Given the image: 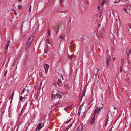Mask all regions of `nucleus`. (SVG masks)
I'll use <instances>...</instances> for the list:
<instances>
[{"mask_svg":"<svg viewBox=\"0 0 131 131\" xmlns=\"http://www.w3.org/2000/svg\"><path fill=\"white\" fill-rule=\"evenodd\" d=\"M33 39V37L32 36H30L29 37L27 42L26 43L25 50L26 51H28L27 50L29 48L31 42L32 41Z\"/></svg>","mask_w":131,"mask_h":131,"instance_id":"1","label":"nucleus"},{"mask_svg":"<svg viewBox=\"0 0 131 131\" xmlns=\"http://www.w3.org/2000/svg\"><path fill=\"white\" fill-rule=\"evenodd\" d=\"M51 95V99L52 100L58 98L59 99L61 98L62 97V96L60 95V94L59 93H57L56 94H54L53 93H52Z\"/></svg>","mask_w":131,"mask_h":131,"instance_id":"2","label":"nucleus"},{"mask_svg":"<svg viewBox=\"0 0 131 131\" xmlns=\"http://www.w3.org/2000/svg\"><path fill=\"white\" fill-rule=\"evenodd\" d=\"M100 111V108H99L98 106H96V108L95 109L93 114V115H94V116L95 117V113H96V114H99Z\"/></svg>","mask_w":131,"mask_h":131,"instance_id":"3","label":"nucleus"},{"mask_svg":"<svg viewBox=\"0 0 131 131\" xmlns=\"http://www.w3.org/2000/svg\"><path fill=\"white\" fill-rule=\"evenodd\" d=\"M124 9L127 13L130 14V11L131 10V8L130 6H128L124 8Z\"/></svg>","mask_w":131,"mask_h":131,"instance_id":"4","label":"nucleus"},{"mask_svg":"<svg viewBox=\"0 0 131 131\" xmlns=\"http://www.w3.org/2000/svg\"><path fill=\"white\" fill-rule=\"evenodd\" d=\"M41 125V123H40L38 124L36 128V131L37 130H39L40 129L42 128V127L43 126L44 124H43L42 125V126Z\"/></svg>","mask_w":131,"mask_h":131,"instance_id":"5","label":"nucleus"},{"mask_svg":"<svg viewBox=\"0 0 131 131\" xmlns=\"http://www.w3.org/2000/svg\"><path fill=\"white\" fill-rule=\"evenodd\" d=\"M44 67L45 71V73L47 74L48 69L49 68V66L47 64H45Z\"/></svg>","mask_w":131,"mask_h":131,"instance_id":"6","label":"nucleus"},{"mask_svg":"<svg viewBox=\"0 0 131 131\" xmlns=\"http://www.w3.org/2000/svg\"><path fill=\"white\" fill-rule=\"evenodd\" d=\"M130 49L129 48V47H128L126 51V54L127 55L128 57H129V55L131 53Z\"/></svg>","mask_w":131,"mask_h":131,"instance_id":"7","label":"nucleus"},{"mask_svg":"<svg viewBox=\"0 0 131 131\" xmlns=\"http://www.w3.org/2000/svg\"><path fill=\"white\" fill-rule=\"evenodd\" d=\"M107 65H108V63L110 62L111 60V58L110 56H108L107 57Z\"/></svg>","mask_w":131,"mask_h":131,"instance_id":"8","label":"nucleus"},{"mask_svg":"<svg viewBox=\"0 0 131 131\" xmlns=\"http://www.w3.org/2000/svg\"><path fill=\"white\" fill-rule=\"evenodd\" d=\"M57 84L58 85L61 87L62 85L61 81L60 79H58V81Z\"/></svg>","mask_w":131,"mask_h":131,"instance_id":"9","label":"nucleus"},{"mask_svg":"<svg viewBox=\"0 0 131 131\" xmlns=\"http://www.w3.org/2000/svg\"><path fill=\"white\" fill-rule=\"evenodd\" d=\"M10 43V42L9 40L8 41L7 44L5 46V49H6L8 48L9 45Z\"/></svg>","mask_w":131,"mask_h":131,"instance_id":"10","label":"nucleus"},{"mask_svg":"<svg viewBox=\"0 0 131 131\" xmlns=\"http://www.w3.org/2000/svg\"><path fill=\"white\" fill-rule=\"evenodd\" d=\"M82 128V126L81 125H79L78 128L75 131H81Z\"/></svg>","mask_w":131,"mask_h":131,"instance_id":"11","label":"nucleus"},{"mask_svg":"<svg viewBox=\"0 0 131 131\" xmlns=\"http://www.w3.org/2000/svg\"><path fill=\"white\" fill-rule=\"evenodd\" d=\"M95 121V119L94 118H92L90 120V124L91 125H92L93 124V123Z\"/></svg>","mask_w":131,"mask_h":131,"instance_id":"12","label":"nucleus"},{"mask_svg":"<svg viewBox=\"0 0 131 131\" xmlns=\"http://www.w3.org/2000/svg\"><path fill=\"white\" fill-rule=\"evenodd\" d=\"M103 34H97V36L100 39H101L103 37Z\"/></svg>","mask_w":131,"mask_h":131,"instance_id":"13","label":"nucleus"},{"mask_svg":"<svg viewBox=\"0 0 131 131\" xmlns=\"http://www.w3.org/2000/svg\"><path fill=\"white\" fill-rule=\"evenodd\" d=\"M18 9L20 10H21L22 9V6L21 5H19L18 6Z\"/></svg>","mask_w":131,"mask_h":131,"instance_id":"14","label":"nucleus"},{"mask_svg":"<svg viewBox=\"0 0 131 131\" xmlns=\"http://www.w3.org/2000/svg\"><path fill=\"white\" fill-rule=\"evenodd\" d=\"M86 89L84 88V91H83V94L82 96V98L84 96H85V93L86 92Z\"/></svg>","mask_w":131,"mask_h":131,"instance_id":"15","label":"nucleus"},{"mask_svg":"<svg viewBox=\"0 0 131 131\" xmlns=\"http://www.w3.org/2000/svg\"><path fill=\"white\" fill-rule=\"evenodd\" d=\"M124 59L123 58H122L121 59V63H122V66L123 65V64L124 63Z\"/></svg>","mask_w":131,"mask_h":131,"instance_id":"16","label":"nucleus"},{"mask_svg":"<svg viewBox=\"0 0 131 131\" xmlns=\"http://www.w3.org/2000/svg\"><path fill=\"white\" fill-rule=\"evenodd\" d=\"M59 38L62 40H63L64 38V37L62 35H60L59 36Z\"/></svg>","mask_w":131,"mask_h":131,"instance_id":"17","label":"nucleus"},{"mask_svg":"<svg viewBox=\"0 0 131 131\" xmlns=\"http://www.w3.org/2000/svg\"><path fill=\"white\" fill-rule=\"evenodd\" d=\"M105 0H103L102 1V3L101 4V5L102 6H103L104 4H105Z\"/></svg>","mask_w":131,"mask_h":131,"instance_id":"18","label":"nucleus"},{"mask_svg":"<svg viewBox=\"0 0 131 131\" xmlns=\"http://www.w3.org/2000/svg\"><path fill=\"white\" fill-rule=\"evenodd\" d=\"M26 91V90L25 89V88H24L23 90H22L21 93V94H23V93L25 91Z\"/></svg>","mask_w":131,"mask_h":131,"instance_id":"19","label":"nucleus"},{"mask_svg":"<svg viewBox=\"0 0 131 131\" xmlns=\"http://www.w3.org/2000/svg\"><path fill=\"white\" fill-rule=\"evenodd\" d=\"M119 70L120 72L121 73L122 72L123 69L122 67L121 66L119 68Z\"/></svg>","mask_w":131,"mask_h":131,"instance_id":"20","label":"nucleus"},{"mask_svg":"<svg viewBox=\"0 0 131 131\" xmlns=\"http://www.w3.org/2000/svg\"><path fill=\"white\" fill-rule=\"evenodd\" d=\"M72 119V118H71L69 119L66 122V123H69L70 122Z\"/></svg>","mask_w":131,"mask_h":131,"instance_id":"21","label":"nucleus"},{"mask_svg":"<svg viewBox=\"0 0 131 131\" xmlns=\"http://www.w3.org/2000/svg\"><path fill=\"white\" fill-rule=\"evenodd\" d=\"M31 6H30L29 7V13H30L31 11Z\"/></svg>","mask_w":131,"mask_h":131,"instance_id":"22","label":"nucleus"},{"mask_svg":"<svg viewBox=\"0 0 131 131\" xmlns=\"http://www.w3.org/2000/svg\"><path fill=\"white\" fill-rule=\"evenodd\" d=\"M56 26H53L52 27V28L53 29L54 31H55L56 30Z\"/></svg>","mask_w":131,"mask_h":131,"instance_id":"23","label":"nucleus"},{"mask_svg":"<svg viewBox=\"0 0 131 131\" xmlns=\"http://www.w3.org/2000/svg\"><path fill=\"white\" fill-rule=\"evenodd\" d=\"M7 72V70L4 72V76L5 77L6 75V74Z\"/></svg>","mask_w":131,"mask_h":131,"instance_id":"24","label":"nucleus"},{"mask_svg":"<svg viewBox=\"0 0 131 131\" xmlns=\"http://www.w3.org/2000/svg\"><path fill=\"white\" fill-rule=\"evenodd\" d=\"M53 107V106L52 105H50L49 106V108L50 109H51Z\"/></svg>","mask_w":131,"mask_h":131,"instance_id":"25","label":"nucleus"},{"mask_svg":"<svg viewBox=\"0 0 131 131\" xmlns=\"http://www.w3.org/2000/svg\"><path fill=\"white\" fill-rule=\"evenodd\" d=\"M72 123H71V124H70V125H69V128H68V129L67 130V131L69 129V128L70 127L72 126Z\"/></svg>","mask_w":131,"mask_h":131,"instance_id":"26","label":"nucleus"},{"mask_svg":"<svg viewBox=\"0 0 131 131\" xmlns=\"http://www.w3.org/2000/svg\"><path fill=\"white\" fill-rule=\"evenodd\" d=\"M13 96H10V97H9V98H10V99H11V101L13 99Z\"/></svg>","mask_w":131,"mask_h":131,"instance_id":"27","label":"nucleus"},{"mask_svg":"<svg viewBox=\"0 0 131 131\" xmlns=\"http://www.w3.org/2000/svg\"><path fill=\"white\" fill-rule=\"evenodd\" d=\"M47 42L48 43L50 44L49 39H47Z\"/></svg>","mask_w":131,"mask_h":131,"instance_id":"28","label":"nucleus"},{"mask_svg":"<svg viewBox=\"0 0 131 131\" xmlns=\"http://www.w3.org/2000/svg\"><path fill=\"white\" fill-rule=\"evenodd\" d=\"M73 57L72 56V55H71L69 56V59H72V58H73Z\"/></svg>","mask_w":131,"mask_h":131,"instance_id":"29","label":"nucleus"},{"mask_svg":"<svg viewBox=\"0 0 131 131\" xmlns=\"http://www.w3.org/2000/svg\"><path fill=\"white\" fill-rule=\"evenodd\" d=\"M20 100L21 101H22L23 99V97L22 96H20Z\"/></svg>","mask_w":131,"mask_h":131,"instance_id":"30","label":"nucleus"},{"mask_svg":"<svg viewBox=\"0 0 131 131\" xmlns=\"http://www.w3.org/2000/svg\"><path fill=\"white\" fill-rule=\"evenodd\" d=\"M48 35L49 36H50L51 35H50V34L49 32V30H48Z\"/></svg>","mask_w":131,"mask_h":131,"instance_id":"31","label":"nucleus"},{"mask_svg":"<svg viewBox=\"0 0 131 131\" xmlns=\"http://www.w3.org/2000/svg\"><path fill=\"white\" fill-rule=\"evenodd\" d=\"M62 1H63V0H60L59 1V3L60 4H61V3H63Z\"/></svg>","mask_w":131,"mask_h":131,"instance_id":"32","label":"nucleus"},{"mask_svg":"<svg viewBox=\"0 0 131 131\" xmlns=\"http://www.w3.org/2000/svg\"><path fill=\"white\" fill-rule=\"evenodd\" d=\"M80 111H79L78 112V115H79L80 114V113H81V111H80Z\"/></svg>","mask_w":131,"mask_h":131,"instance_id":"33","label":"nucleus"},{"mask_svg":"<svg viewBox=\"0 0 131 131\" xmlns=\"http://www.w3.org/2000/svg\"><path fill=\"white\" fill-rule=\"evenodd\" d=\"M59 27H58V29H57V32L56 33V34H57V33H58V32L59 31Z\"/></svg>","mask_w":131,"mask_h":131,"instance_id":"34","label":"nucleus"},{"mask_svg":"<svg viewBox=\"0 0 131 131\" xmlns=\"http://www.w3.org/2000/svg\"><path fill=\"white\" fill-rule=\"evenodd\" d=\"M14 92H13L12 93L11 95L10 96H13H13H14Z\"/></svg>","mask_w":131,"mask_h":131,"instance_id":"35","label":"nucleus"},{"mask_svg":"<svg viewBox=\"0 0 131 131\" xmlns=\"http://www.w3.org/2000/svg\"><path fill=\"white\" fill-rule=\"evenodd\" d=\"M97 9L98 10H101V8L99 6H98L97 7Z\"/></svg>","mask_w":131,"mask_h":131,"instance_id":"36","label":"nucleus"},{"mask_svg":"<svg viewBox=\"0 0 131 131\" xmlns=\"http://www.w3.org/2000/svg\"><path fill=\"white\" fill-rule=\"evenodd\" d=\"M108 115L107 116V119H106V121L108 122Z\"/></svg>","mask_w":131,"mask_h":131,"instance_id":"37","label":"nucleus"},{"mask_svg":"<svg viewBox=\"0 0 131 131\" xmlns=\"http://www.w3.org/2000/svg\"><path fill=\"white\" fill-rule=\"evenodd\" d=\"M14 11L15 12V13H14L15 15V16L17 15V14L16 11Z\"/></svg>","mask_w":131,"mask_h":131,"instance_id":"38","label":"nucleus"},{"mask_svg":"<svg viewBox=\"0 0 131 131\" xmlns=\"http://www.w3.org/2000/svg\"><path fill=\"white\" fill-rule=\"evenodd\" d=\"M115 60V57L113 58V61H114V60Z\"/></svg>","mask_w":131,"mask_h":131,"instance_id":"39","label":"nucleus"},{"mask_svg":"<svg viewBox=\"0 0 131 131\" xmlns=\"http://www.w3.org/2000/svg\"><path fill=\"white\" fill-rule=\"evenodd\" d=\"M107 122H107V121H106L105 122V126H106V124L107 123Z\"/></svg>","mask_w":131,"mask_h":131,"instance_id":"40","label":"nucleus"},{"mask_svg":"<svg viewBox=\"0 0 131 131\" xmlns=\"http://www.w3.org/2000/svg\"><path fill=\"white\" fill-rule=\"evenodd\" d=\"M112 127H112L111 128L110 130H109V131H112Z\"/></svg>","mask_w":131,"mask_h":131,"instance_id":"41","label":"nucleus"},{"mask_svg":"<svg viewBox=\"0 0 131 131\" xmlns=\"http://www.w3.org/2000/svg\"><path fill=\"white\" fill-rule=\"evenodd\" d=\"M11 10L13 12H14V13H15V12L14 11H15V10H13V9H12Z\"/></svg>","mask_w":131,"mask_h":131,"instance_id":"42","label":"nucleus"},{"mask_svg":"<svg viewBox=\"0 0 131 131\" xmlns=\"http://www.w3.org/2000/svg\"><path fill=\"white\" fill-rule=\"evenodd\" d=\"M61 13H66L67 12H65V11H62L61 12Z\"/></svg>","mask_w":131,"mask_h":131,"instance_id":"43","label":"nucleus"},{"mask_svg":"<svg viewBox=\"0 0 131 131\" xmlns=\"http://www.w3.org/2000/svg\"><path fill=\"white\" fill-rule=\"evenodd\" d=\"M70 107L69 106H68L66 108H67V109H69L70 108Z\"/></svg>","mask_w":131,"mask_h":131,"instance_id":"44","label":"nucleus"},{"mask_svg":"<svg viewBox=\"0 0 131 131\" xmlns=\"http://www.w3.org/2000/svg\"><path fill=\"white\" fill-rule=\"evenodd\" d=\"M100 108V110H102V109H103V107H100V108Z\"/></svg>","mask_w":131,"mask_h":131,"instance_id":"45","label":"nucleus"},{"mask_svg":"<svg viewBox=\"0 0 131 131\" xmlns=\"http://www.w3.org/2000/svg\"><path fill=\"white\" fill-rule=\"evenodd\" d=\"M64 109L65 110H67V108H64Z\"/></svg>","mask_w":131,"mask_h":131,"instance_id":"46","label":"nucleus"},{"mask_svg":"<svg viewBox=\"0 0 131 131\" xmlns=\"http://www.w3.org/2000/svg\"><path fill=\"white\" fill-rule=\"evenodd\" d=\"M114 109L115 110H116V108H115V107H114Z\"/></svg>","mask_w":131,"mask_h":131,"instance_id":"47","label":"nucleus"},{"mask_svg":"<svg viewBox=\"0 0 131 131\" xmlns=\"http://www.w3.org/2000/svg\"><path fill=\"white\" fill-rule=\"evenodd\" d=\"M129 63H130V62H129V61H128V62L127 63H128V64H129Z\"/></svg>","mask_w":131,"mask_h":131,"instance_id":"48","label":"nucleus"},{"mask_svg":"<svg viewBox=\"0 0 131 131\" xmlns=\"http://www.w3.org/2000/svg\"><path fill=\"white\" fill-rule=\"evenodd\" d=\"M25 109V108H23L22 109V110H24V109Z\"/></svg>","mask_w":131,"mask_h":131,"instance_id":"49","label":"nucleus"},{"mask_svg":"<svg viewBox=\"0 0 131 131\" xmlns=\"http://www.w3.org/2000/svg\"><path fill=\"white\" fill-rule=\"evenodd\" d=\"M30 124V123H29L28 124V125H29Z\"/></svg>","mask_w":131,"mask_h":131,"instance_id":"50","label":"nucleus"},{"mask_svg":"<svg viewBox=\"0 0 131 131\" xmlns=\"http://www.w3.org/2000/svg\"><path fill=\"white\" fill-rule=\"evenodd\" d=\"M116 21H118V20H117V19H116Z\"/></svg>","mask_w":131,"mask_h":131,"instance_id":"51","label":"nucleus"},{"mask_svg":"<svg viewBox=\"0 0 131 131\" xmlns=\"http://www.w3.org/2000/svg\"><path fill=\"white\" fill-rule=\"evenodd\" d=\"M27 104V103H26V104H25V106H26V104Z\"/></svg>","mask_w":131,"mask_h":131,"instance_id":"52","label":"nucleus"},{"mask_svg":"<svg viewBox=\"0 0 131 131\" xmlns=\"http://www.w3.org/2000/svg\"><path fill=\"white\" fill-rule=\"evenodd\" d=\"M66 86V85H64V87H65Z\"/></svg>","mask_w":131,"mask_h":131,"instance_id":"53","label":"nucleus"},{"mask_svg":"<svg viewBox=\"0 0 131 131\" xmlns=\"http://www.w3.org/2000/svg\"><path fill=\"white\" fill-rule=\"evenodd\" d=\"M80 107L79 108V109H80Z\"/></svg>","mask_w":131,"mask_h":131,"instance_id":"54","label":"nucleus"},{"mask_svg":"<svg viewBox=\"0 0 131 131\" xmlns=\"http://www.w3.org/2000/svg\"><path fill=\"white\" fill-rule=\"evenodd\" d=\"M80 107L79 108V109H80Z\"/></svg>","mask_w":131,"mask_h":131,"instance_id":"55","label":"nucleus"},{"mask_svg":"<svg viewBox=\"0 0 131 131\" xmlns=\"http://www.w3.org/2000/svg\"><path fill=\"white\" fill-rule=\"evenodd\" d=\"M80 107L79 108V109H80Z\"/></svg>","mask_w":131,"mask_h":131,"instance_id":"56","label":"nucleus"},{"mask_svg":"<svg viewBox=\"0 0 131 131\" xmlns=\"http://www.w3.org/2000/svg\"><path fill=\"white\" fill-rule=\"evenodd\" d=\"M80 107L79 108V109H80Z\"/></svg>","mask_w":131,"mask_h":131,"instance_id":"57","label":"nucleus"},{"mask_svg":"<svg viewBox=\"0 0 131 131\" xmlns=\"http://www.w3.org/2000/svg\"><path fill=\"white\" fill-rule=\"evenodd\" d=\"M66 131H67V130H66Z\"/></svg>","mask_w":131,"mask_h":131,"instance_id":"58","label":"nucleus"}]
</instances>
